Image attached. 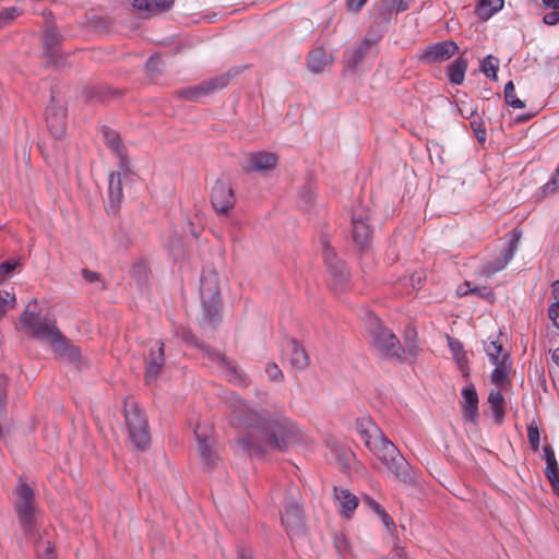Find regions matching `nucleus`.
Instances as JSON below:
<instances>
[{
    "mask_svg": "<svg viewBox=\"0 0 559 559\" xmlns=\"http://www.w3.org/2000/svg\"><path fill=\"white\" fill-rule=\"evenodd\" d=\"M352 454H346V459H345V462L343 463V466H347V461H348V457L350 456Z\"/></svg>",
    "mask_w": 559,
    "mask_h": 559,
    "instance_id": "774afa93",
    "label": "nucleus"
},
{
    "mask_svg": "<svg viewBox=\"0 0 559 559\" xmlns=\"http://www.w3.org/2000/svg\"><path fill=\"white\" fill-rule=\"evenodd\" d=\"M493 419L497 424H501L504 417V397L500 391H490L488 395Z\"/></svg>",
    "mask_w": 559,
    "mask_h": 559,
    "instance_id": "c756f323",
    "label": "nucleus"
},
{
    "mask_svg": "<svg viewBox=\"0 0 559 559\" xmlns=\"http://www.w3.org/2000/svg\"><path fill=\"white\" fill-rule=\"evenodd\" d=\"M356 430L366 448L393 474L395 479L405 484L414 481V472L409 463L370 417L357 418Z\"/></svg>",
    "mask_w": 559,
    "mask_h": 559,
    "instance_id": "f03ea898",
    "label": "nucleus"
},
{
    "mask_svg": "<svg viewBox=\"0 0 559 559\" xmlns=\"http://www.w3.org/2000/svg\"><path fill=\"white\" fill-rule=\"evenodd\" d=\"M210 429L206 427L198 426L194 430L197 439L198 453L205 467L216 465L219 460L217 451L214 447V439L209 433Z\"/></svg>",
    "mask_w": 559,
    "mask_h": 559,
    "instance_id": "f8f14e48",
    "label": "nucleus"
},
{
    "mask_svg": "<svg viewBox=\"0 0 559 559\" xmlns=\"http://www.w3.org/2000/svg\"><path fill=\"white\" fill-rule=\"evenodd\" d=\"M471 128L474 131L479 143H484L486 141V129L480 119H473L471 121Z\"/></svg>",
    "mask_w": 559,
    "mask_h": 559,
    "instance_id": "c03bdc74",
    "label": "nucleus"
},
{
    "mask_svg": "<svg viewBox=\"0 0 559 559\" xmlns=\"http://www.w3.org/2000/svg\"><path fill=\"white\" fill-rule=\"evenodd\" d=\"M353 239L361 249L367 247L372 236V228L369 224V215L364 212H356L352 217Z\"/></svg>",
    "mask_w": 559,
    "mask_h": 559,
    "instance_id": "2eb2a0df",
    "label": "nucleus"
},
{
    "mask_svg": "<svg viewBox=\"0 0 559 559\" xmlns=\"http://www.w3.org/2000/svg\"><path fill=\"white\" fill-rule=\"evenodd\" d=\"M200 297L204 314L211 324H215L219 320L221 298L214 273L201 276Z\"/></svg>",
    "mask_w": 559,
    "mask_h": 559,
    "instance_id": "0eeeda50",
    "label": "nucleus"
},
{
    "mask_svg": "<svg viewBox=\"0 0 559 559\" xmlns=\"http://www.w3.org/2000/svg\"><path fill=\"white\" fill-rule=\"evenodd\" d=\"M471 283L469 282H465L463 285L459 286L457 288V294L461 295V296H465L467 295L468 293H471Z\"/></svg>",
    "mask_w": 559,
    "mask_h": 559,
    "instance_id": "052dcab7",
    "label": "nucleus"
},
{
    "mask_svg": "<svg viewBox=\"0 0 559 559\" xmlns=\"http://www.w3.org/2000/svg\"><path fill=\"white\" fill-rule=\"evenodd\" d=\"M493 365L495 369L490 374L491 382L500 388H503L510 382L509 369L511 366V361L509 354H503L501 357V361Z\"/></svg>",
    "mask_w": 559,
    "mask_h": 559,
    "instance_id": "bb28decb",
    "label": "nucleus"
},
{
    "mask_svg": "<svg viewBox=\"0 0 559 559\" xmlns=\"http://www.w3.org/2000/svg\"><path fill=\"white\" fill-rule=\"evenodd\" d=\"M520 237L521 234L516 229H513L507 247L501 250L497 258L489 260L484 264L483 272L485 275L490 276L503 270L509 264L518 249Z\"/></svg>",
    "mask_w": 559,
    "mask_h": 559,
    "instance_id": "ddd939ff",
    "label": "nucleus"
},
{
    "mask_svg": "<svg viewBox=\"0 0 559 559\" xmlns=\"http://www.w3.org/2000/svg\"><path fill=\"white\" fill-rule=\"evenodd\" d=\"M559 191V165L556 169L551 179L542 187V193L544 197L554 194Z\"/></svg>",
    "mask_w": 559,
    "mask_h": 559,
    "instance_id": "a19ab883",
    "label": "nucleus"
},
{
    "mask_svg": "<svg viewBox=\"0 0 559 559\" xmlns=\"http://www.w3.org/2000/svg\"><path fill=\"white\" fill-rule=\"evenodd\" d=\"M164 343L156 342L155 346L150 349L146 368H145V380L146 382L154 381L164 366Z\"/></svg>",
    "mask_w": 559,
    "mask_h": 559,
    "instance_id": "a211bd4d",
    "label": "nucleus"
},
{
    "mask_svg": "<svg viewBox=\"0 0 559 559\" xmlns=\"http://www.w3.org/2000/svg\"><path fill=\"white\" fill-rule=\"evenodd\" d=\"M37 300L32 299L26 309L20 317V328L28 336L40 342L48 343L51 347L61 340L62 333L57 326V321L52 316H40L39 313L31 310L32 305H36Z\"/></svg>",
    "mask_w": 559,
    "mask_h": 559,
    "instance_id": "7ed1b4c3",
    "label": "nucleus"
},
{
    "mask_svg": "<svg viewBox=\"0 0 559 559\" xmlns=\"http://www.w3.org/2000/svg\"><path fill=\"white\" fill-rule=\"evenodd\" d=\"M548 316L559 329V304H551L548 308Z\"/></svg>",
    "mask_w": 559,
    "mask_h": 559,
    "instance_id": "603ef678",
    "label": "nucleus"
},
{
    "mask_svg": "<svg viewBox=\"0 0 559 559\" xmlns=\"http://www.w3.org/2000/svg\"><path fill=\"white\" fill-rule=\"evenodd\" d=\"M542 3L546 8L559 9V0H542Z\"/></svg>",
    "mask_w": 559,
    "mask_h": 559,
    "instance_id": "680f3d73",
    "label": "nucleus"
},
{
    "mask_svg": "<svg viewBox=\"0 0 559 559\" xmlns=\"http://www.w3.org/2000/svg\"><path fill=\"white\" fill-rule=\"evenodd\" d=\"M15 502L14 510L16 512L20 525L25 534L35 537L36 512L35 492L21 477L14 489Z\"/></svg>",
    "mask_w": 559,
    "mask_h": 559,
    "instance_id": "20e7f679",
    "label": "nucleus"
},
{
    "mask_svg": "<svg viewBox=\"0 0 559 559\" xmlns=\"http://www.w3.org/2000/svg\"><path fill=\"white\" fill-rule=\"evenodd\" d=\"M109 210L116 212L122 200V182L120 173H111L108 180Z\"/></svg>",
    "mask_w": 559,
    "mask_h": 559,
    "instance_id": "393cba45",
    "label": "nucleus"
},
{
    "mask_svg": "<svg viewBox=\"0 0 559 559\" xmlns=\"http://www.w3.org/2000/svg\"><path fill=\"white\" fill-rule=\"evenodd\" d=\"M468 61L467 58L460 56L454 59L447 69L449 83L451 85H461L465 80V73L467 71Z\"/></svg>",
    "mask_w": 559,
    "mask_h": 559,
    "instance_id": "b1692460",
    "label": "nucleus"
},
{
    "mask_svg": "<svg viewBox=\"0 0 559 559\" xmlns=\"http://www.w3.org/2000/svg\"><path fill=\"white\" fill-rule=\"evenodd\" d=\"M124 417L132 443L140 450L146 449L150 444L151 436L147 428V420L139 406L134 403L126 404Z\"/></svg>",
    "mask_w": 559,
    "mask_h": 559,
    "instance_id": "423d86ee",
    "label": "nucleus"
},
{
    "mask_svg": "<svg viewBox=\"0 0 559 559\" xmlns=\"http://www.w3.org/2000/svg\"><path fill=\"white\" fill-rule=\"evenodd\" d=\"M205 354L212 361H215L218 366L226 370V374L233 382H241L242 377L238 372L237 368L226 359V357L218 350L209 346L204 347Z\"/></svg>",
    "mask_w": 559,
    "mask_h": 559,
    "instance_id": "5701e85b",
    "label": "nucleus"
},
{
    "mask_svg": "<svg viewBox=\"0 0 559 559\" xmlns=\"http://www.w3.org/2000/svg\"><path fill=\"white\" fill-rule=\"evenodd\" d=\"M237 559H252L251 551L245 547L237 549Z\"/></svg>",
    "mask_w": 559,
    "mask_h": 559,
    "instance_id": "bf43d9fd",
    "label": "nucleus"
},
{
    "mask_svg": "<svg viewBox=\"0 0 559 559\" xmlns=\"http://www.w3.org/2000/svg\"><path fill=\"white\" fill-rule=\"evenodd\" d=\"M471 293L476 294L477 296L486 299V300H493V293L488 289L487 287H473L471 288Z\"/></svg>",
    "mask_w": 559,
    "mask_h": 559,
    "instance_id": "8fccbe9b",
    "label": "nucleus"
},
{
    "mask_svg": "<svg viewBox=\"0 0 559 559\" xmlns=\"http://www.w3.org/2000/svg\"><path fill=\"white\" fill-rule=\"evenodd\" d=\"M372 41L365 39L358 46L346 52V60L350 68H356L358 63L364 59L369 49L371 48Z\"/></svg>",
    "mask_w": 559,
    "mask_h": 559,
    "instance_id": "7c9ffc66",
    "label": "nucleus"
},
{
    "mask_svg": "<svg viewBox=\"0 0 559 559\" xmlns=\"http://www.w3.org/2000/svg\"><path fill=\"white\" fill-rule=\"evenodd\" d=\"M282 523L288 535H298L302 531L304 512L298 502L292 501L285 504Z\"/></svg>",
    "mask_w": 559,
    "mask_h": 559,
    "instance_id": "dca6fc26",
    "label": "nucleus"
},
{
    "mask_svg": "<svg viewBox=\"0 0 559 559\" xmlns=\"http://www.w3.org/2000/svg\"><path fill=\"white\" fill-rule=\"evenodd\" d=\"M35 548L38 559H56L53 545L49 540H36Z\"/></svg>",
    "mask_w": 559,
    "mask_h": 559,
    "instance_id": "c9c22d12",
    "label": "nucleus"
},
{
    "mask_svg": "<svg viewBox=\"0 0 559 559\" xmlns=\"http://www.w3.org/2000/svg\"><path fill=\"white\" fill-rule=\"evenodd\" d=\"M130 3L143 17H150L168 11L174 4V0H130Z\"/></svg>",
    "mask_w": 559,
    "mask_h": 559,
    "instance_id": "412c9836",
    "label": "nucleus"
},
{
    "mask_svg": "<svg viewBox=\"0 0 559 559\" xmlns=\"http://www.w3.org/2000/svg\"><path fill=\"white\" fill-rule=\"evenodd\" d=\"M498 69H499V60H498V58H496L491 55L487 56L481 61L480 70L487 78H492L493 80H497Z\"/></svg>",
    "mask_w": 559,
    "mask_h": 559,
    "instance_id": "f704fd0d",
    "label": "nucleus"
},
{
    "mask_svg": "<svg viewBox=\"0 0 559 559\" xmlns=\"http://www.w3.org/2000/svg\"><path fill=\"white\" fill-rule=\"evenodd\" d=\"M543 21L547 25H556L559 23V12L551 11L544 15Z\"/></svg>",
    "mask_w": 559,
    "mask_h": 559,
    "instance_id": "5fc2aeb1",
    "label": "nucleus"
},
{
    "mask_svg": "<svg viewBox=\"0 0 559 559\" xmlns=\"http://www.w3.org/2000/svg\"><path fill=\"white\" fill-rule=\"evenodd\" d=\"M21 14V10L15 7L4 8L0 10V28L13 21Z\"/></svg>",
    "mask_w": 559,
    "mask_h": 559,
    "instance_id": "ea45409f",
    "label": "nucleus"
},
{
    "mask_svg": "<svg viewBox=\"0 0 559 559\" xmlns=\"http://www.w3.org/2000/svg\"><path fill=\"white\" fill-rule=\"evenodd\" d=\"M62 39L61 34L55 27L47 28L43 34V47L47 55H53Z\"/></svg>",
    "mask_w": 559,
    "mask_h": 559,
    "instance_id": "2f4dec72",
    "label": "nucleus"
},
{
    "mask_svg": "<svg viewBox=\"0 0 559 559\" xmlns=\"http://www.w3.org/2000/svg\"><path fill=\"white\" fill-rule=\"evenodd\" d=\"M330 63L328 55L322 48L311 50L307 60V67L312 73H322Z\"/></svg>",
    "mask_w": 559,
    "mask_h": 559,
    "instance_id": "cd10ccee",
    "label": "nucleus"
},
{
    "mask_svg": "<svg viewBox=\"0 0 559 559\" xmlns=\"http://www.w3.org/2000/svg\"><path fill=\"white\" fill-rule=\"evenodd\" d=\"M368 331L371 336L373 347L381 355L385 357L401 358L403 348L399 338L390 329L385 328L378 318H370Z\"/></svg>",
    "mask_w": 559,
    "mask_h": 559,
    "instance_id": "39448f33",
    "label": "nucleus"
},
{
    "mask_svg": "<svg viewBox=\"0 0 559 559\" xmlns=\"http://www.w3.org/2000/svg\"><path fill=\"white\" fill-rule=\"evenodd\" d=\"M503 94H504V100L510 107H512L514 109H522L525 107L524 102L516 97L515 87H514V84L512 81H509L504 85Z\"/></svg>",
    "mask_w": 559,
    "mask_h": 559,
    "instance_id": "473e14b6",
    "label": "nucleus"
},
{
    "mask_svg": "<svg viewBox=\"0 0 559 559\" xmlns=\"http://www.w3.org/2000/svg\"><path fill=\"white\" fill-rule=\"evenodd\" d=\"M366 502L377 514H380L384 510L377 501L369 497L366 498Z\"/></svg>",
    "mask_w": 559,
    "mask_h": 559,
    "instance_id": "13d9d810",
    "label": "nucleus"
},
{
    "mask_svg": "<svg viewBox=\"0 0 559 559\" xmlns=\"http://www.w3.org/2000/svg\"><path fill=\"white\" fill-rule=\"evenodd\" d=\"M316 191L312 185H307L300 190V198L304 200L306 204H310L314 199Z\"/></svg>",
    "mask_w": 559,
    "mask_h": 559,
    "instance_id": "09e8293b",
    "label": "nucleus"
},
{
    "mask_svg": "<svg viewBox=\"0 0 559 559\" xmlns=\"http://www.w3.org/2000/svg\"><path fill=\"white\" fill-rule=\"evenodd\" d=\"M66 108L56 104L55 96L51 95V104L47 108L46 121L50 133L60 139L66 132Z\"/></svg>",
    "mask_w": 559,
    "mask_h": 559,
    "instance_id": "4468645a",
    "label": "nucleus"
},
{
    "mask_svg": "<svg viewBox=\"0 0 559 559\" xmlns=\"http://www.w3.org/2000/svg\"><path fill=\"white\" fill-rule=\"evenodd\" d=\"M211 203L218 215H226L234 209L235 197L227 179L216 180L211 192Z\"/></svg>",
    "mask_w": 559,
    "mask_h": 559,
    "instance_id": "9d476101",
    "label": "nucleus"
},
{
    "mask_svg": "<svg viewBox=\"0 0 559 559\" xmlns=\"http://www.w3.org/2000/svg\"><path fill=\"white\" fill-rule=\"evenodd\" d=\"M367 0H347L346 8L350 12H359Z\"/></svg>",
    "mask_w": 559,
    "mask_h": 559,
    "instance_id": "864d4df0",
    "label": "nucleus"
},
{
    "mask_svg": "<svg viewBox=\"0 0 559 559\" xmlns=\"http://www.w3.org/2000/svg\"><path fill=\"white\" fill-rule=\"evenodd\" d=\"M14 304H15L14 295H11L8 292L0 290V307L8 310L9 308L13 307Z\"/></svg>",
    "mask_w": 559,
    "mask_h": 559,
    "instance_id": "de8ad7c7",
    "label": "nucleus"
},
{
    "mask_svg": "<svg viewBox=\"0 0 559 559\" xmlns=\"http://www.w3.org/2000/svg\"><path fill=\"white\" fill-rule=\"evenodd\" d=\"M544 452H545V459H546V466H547V465H555V464H557V460H556V456H555V452H554V450L551 449V447L546 445V447L544 448Z\"/></svg>",
    "mask_w": 559,
    "mask_h": 559,
    "instance_id": "6e6d98bb",
    "label": "nucleus"
},
{
    "mask_svg": "<svg viewBox=\"0 0 559 559\" xmlns=\"http://www.w3.org/2000/svg\"><path fill=\"white\" fill-rule=\"evenodd\" d=\"M551 358H552V360H554L556 364H558V362H559V347H558V348H556V349L552 352V354H551Z\"/></svg>",
    "mask_w": 559,
    "mask_h": 559,
    "instance_id": "69168bd1",
    "label": "nucleus"
},
{
    "mask_svg": "<svg viewBox=\"0 0 559 559\" xmlns=\"http://www.w3.org/2000/svg\"><path fill=\"white\" fill-rule=\"evenodd\" d=\"M81 274H82L83 278L87 283H90V284L97 283L99 289H104L105 288V285H104L103 281L100 280V274L99 273L94 272V271H90L87 269H83L81 271Z\"/></svg>",
    "mask_w": 559,
    "mask_h": 559,
    "instance_id": "a18cd8bd",
    "label": "nucleus"
},
{
    "mask_svg": "<svg viewBox=\"0 0 559 559\" xmlns=\"http://www.w3.org/2000/svg\"><path fill=\"white\" fill-rule=\"evenodd\" d=\"M8 310L3 309L2 307H0V320L5 316Z\"/></svg>",
    "mask_w": 559,
    "mask_h": 559,
    "instance_id": "338daca9",
    "label": "nucleus"
},
{
    "mask_svg": "<svg viewBox=\"0 0 559 559\" xmlns=\"http://www.w3.org/2000/svg\"><path fill=\"white\" fill-rule=\"evenodd\" d=\"M266 373L273 381H277L283 378V373L276 365H267Z\"/></svg>",
    "mask_w": 559,
    "mask_h": 559,
    "instance_id": "3c124183",
    "label": "nucleus"
},
{
    "mask_svg": "<svg viewBox=\"0 0 559 559\" xmlns=\"http://www.w3.org/2000/svg\"><path fill=\"white\" fill-rule=\"evenodd\" d=\"M237 73L238 71L236 70H229L225 73L204 80L198 85L180 88L177 93L179 97L183 99L198 102L202 97L226 87L229 84L230 79L237 75Z\"/></svg>",
    "mask_w": 559,
    "mask_h": 559,
    "instance_id": "6e6552de",
    "label": "nucleus"
},
{
    "mask_svg": "<svg viewBox=\"0 0 559 559\" xmlns=\"http://www.w3.org/2000/svg\"><path fill=\"white\" fill-rule=\"evenodd\" d=\"M459 51V46L453 40L431 43L418 52V61L424 64L442 63L451 59Z\"/></svg>",
    "mask_w": 559,
    "mask_h": 559,
    "instance_id": "1a4fd4ad",
    "label": "nucleus"
},
{
    "mask_svg": "<svg viewBox=\"0 0 559 559\" xmlns=\"http://www.w3.org/2000/svg\"><path fill=\"white\" fill-rule=\"evenodd\" d=\"M52 348L56 354L64 356L71 361H76L81 357L80 348L70 344L63 334L61 340L58 341Z\"/></svg>",
    "mask_w": 559,
    "mask_h": 559,
    "instance_id": "c85d7f7f",
    "label": "nucleus"
},
{
    "mask_svg": "<svg viewBox=\"0 0 559 559\" xmlns=\"http://www.w3.org/2000/svg\"><path fill=\"white\" fill-rule=\"evenodd\" d=\"M284 352L288 357L289 364L297 370H304L309 365V357L304 346L296 341L290 338L287 341Z\"/></svg>",
    "mask_w": 559,
    "mask_h": 559,
    "instance_id": "aec40b11",
    "label": "nucleus"
},
{
    "mask_svg": "<svg viewBox=\"0 0 559 559\" xmlns=\"http://www.w3.org/2000/svg\"><path fill=\"white\" fill-rule=\"evenodd\" d=\"M502 350V345L497 341H492L485 346V352L492 365L501 361V357L504 354Z\"/></svg>",
    "mask_w": 559,
    "mask_h": 559,
    "instance_id": "e433bc0d",
    "label": "nucleus"
},
{
    "mask_svg": "<svg viewBox=\"0 0 559 559\" xmlns=\"http://www.w3.org/2000/svg\"><path fill=\"white\" fill-rule=\"evenodd\" d=\"M277 163V157L273 153L255 152L250 154L246 162L241 164L246 173L250 171H270Z\"/></svg>",
    "mask_w": 559,
    "mask_h": 559,
    "instance_id": "f3484780",
    "label": "nucleus"
},
{
    "mask_svg": "<svg viewBox=\"0 0 559 559\" xmlns=\"http://www.w3.org/2000/svg\"><path fill=\"white\" fill-rule=\"evenodd\" d=\"M463 418L476 423L478 418V395L474 385L465 386L462 390Z\"/></svg>",
    "mask_w": 559,
    "mask_h": 559,
    "instance_id": "4be33fe9",
    "label": "nucleus"
},
{
    "mask_svg": "<svg viewBox=\"0 0 559 559\" xmlns=\"http://www.w3.org/2000/svg\"><path fill=\"white\" fill-rule=\"evenodd\" d=\"M321 247L324 263L330 274L333 276V285L335 287H343L348 280V272L345 264L336 257L326 237L321 238Z\"/></svg>",
    "mask_w": 559,
    "mask_h": 559,
    "instance_id": "9b49d317",
    "label": "nucleus"
},
{
    "mask_svg": "<svg viewBox=\"0 0 559 559\" xmlns=\"http://www.w3.org/2000/svg\"><path fill=\"white\" fill-rule=\"evenodd\" d=\"M335 545L340 552H343L347 549V542L345 539H336Z\"/></svg>",
    "mask_w": 559,
    "mask_h": 559,
    "instance_id": "0e129e2a",
    "label": "nucleus"
},
{
    "mask_svg": "<svg viewBox=\"0 0 559 559\" xmlns=\"http://www.w3.org/2000/svg\"><path fill=\"white\" fill-rule=\"evenodd\" d=\"M16 266L17 262L12 260L0 263V284L12 275Z\"/></svg>",
    "mask_w": 559,
    "mask_h": 559,
    "instance_id": "79ce46f5",
    "label": "nucleus"
},
{
    "mask_svg": "<svg viewBox=\"0 0 559 559\" xmlns=\"http://www.w3.org/2000/svg\"><path fill=\"white\" fill-rule=\"evenodd\" d=\"M552 296L555 299L554 304H559V281L555 282L552 285Z\"/></svg>",
    "mask_w": 559,
    "mask_h": 559,
    "instance_id": "e2e57ef3",
    "label": "nucleus"
},
{
    "mask_svg": "<svg viewBox=\"0 0 559 559\" xmlns=\"http://www.w3.org/2000/svg\"><path fill=\"white\" fill-rule=\"evenodd\" d=\"M379 516L381 518L383 524L390 530L395 527L393 519L383 510Z\"/></svg>",
    "mask_w": 559,
    "mask_h": 559,
    "instance_id": "4d7b16f0",
    "label": "nucleus"
},
{
    "mask_svg": "<svg viewBox=\"0 0 559 559\" xmlns=\"http://www.w3.org/2000/svg\"><path fill=\"white\" fill-rule=\"evenodd\" d=\"M527 438L528 442L534 451H537L539 448V430L538 427L533 423L527 427Z\"/></svg>",
    "mask_w": 559,
    "mask_h": 559,
    "instance_id": "37998d69",
    "label": "nucleus"
},
{
    "mask_svg": "<svg viewBox=\"0 0 559 559\" xmlns=\"http://www.w3.org/2000/svg\"><path fill=\"white\" fill-rule=\"evenodd\" d=\"M334 501L337 504L338 512L342 516L350 519L358 507L357 497L348 489L334 487Z\"/></svg>",
    "mask_w": 559,
    "mask_h": 559,
    "instance_id": "6ab92c4d",
    "label": "nucleus"
},
{
    "mask_svg": "<svg viewBox=\"0 0 559 559\" xmlns=\"http://www.w3.org/2000/svg\"><path fill=\"white\" fill-rule=\"evenodd\" d=\"M449 346L454 355L455 360L460 365V368L463 369L464 365L466 364V356L463 350L462 343L455 338L449 337Z\"/></svg>",
    "mask_w": 559,
    "mask_h": 559,
    "instance_id": "4c0bfd02",
    "label": "nucleus"
},
{
    "mask_svg": "<svg viewBox=\"0 0 559 559\" xmlns=\"http://www.w3.org/2000/svg\"><path fill=\"white\" fill-rule=\"evenodd\" d=\"M145 68L150 73H159L162 69V58L158 55L152 56L145 63Z\"/></svg>",
    "mask_w": 559,
    "mask_h": 559,
    "instance_id": "49530a36",
    "label": "nucleus"
},
{
    "mask_svg": "<svg viewBox=\"0 0 559 559\" xmlns=\"http://www.w3.org/2000/svg\"><path fill=\"white\" fill-rule=\"evenodd\" d=\"M504 5V0H477L474 13L481 20L488 21L495 14L500 12Z\"/></svg>",
    "mask_w": 559,
    "mask_h": 559,
    "instance_id": "a878e982",
    "label": "nucleus"
},
{
    "mask_svg": "<svg viewBox=\"0 0 559 559\" xmlns=\"http://www.w3.org/2000/svg\"><path fill=\"white\" fill-rule=\"evenodd\" d=\"M545 475L550 481L552 490L559 496V467L558 463L555 465H547Z\"/></svg>",
    "mask_w": 559,
    "mask_h": 559,
    "instance_id": "58836bf2",
    "label": "nucleus"
},
{
    "mask_svg": "<svg viewBox=\"0 0 559 559\" xmlns=\"http://www.w3.org/2000/svg\"><path fill=\"white\" fill-rule=\"evenodd\" d=\"M230 424L245 431L236 439L249 455H262L266 448L284 450L299 439V429L282 412L254 409L237 395L227 400Z\"/></svg>",
    "mask_w": 559,
    "mask_h": 559,
    "instance_id": "f257e3e1",
    "label": "nucleus"
},
{
    "mask_svg": "<svg viewBox=\"0 0 559 559\" xmlns=\"http://www.w3.org/2000/svg\"><path fill=\"white\" fill-rule=\"evenodd\" d=\"M102 133H103L106 145L108 147H110L115 153L120 155L122 145H121L119 134L112 130L107 129V128H103Z\"/></svg>",
    "mask_w": 559,
    "mask_h": 559,
    "instance_id": "72a5a7b5",
    "label": "nucleus"
}]
</instances>
